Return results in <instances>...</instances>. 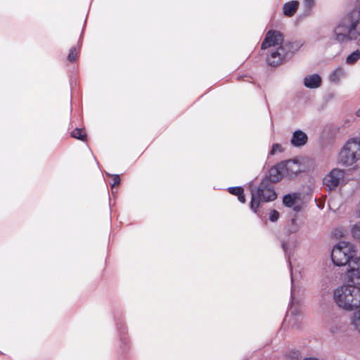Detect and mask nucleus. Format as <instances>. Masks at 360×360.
<instances>
[{"label": "nucleus", "instance_id": "nucleus-29", "mask_svg": "<svg viewBox=\"0 0 360 360\" xmlns=\"http://www.w3.org/2000/svg\"><path fill=\"white\" fill-rule=\"evenodd\" d=\"M299 352L298 351H292L288 355V358L291 360H298L299 357Z\"/></svg>", "mask_w": 360, "mask_h": 360}, {"label": "nucleus", "instance_id": "nucleus-34", "mask_svg": "<svg viewBox=\"0 0 360 360\" xmlns=\"http://www.w3.org/2000/svg\"><path fill=\"white\" fill-rule=\"evenodd\" d=\"M356 215L359 218H360V201L357 207V210L356 211Z\"/></svg>", "mask_w": 360, "mask_h": 360}, {"label": "nucleus", "instance_id": "nucleus-27", "mask_svg": "<svg viewBox=\"0 0 360 360\" xmlns=\"http://www.w3.org/2000/svg\"><path fill=\"white\" fill-rule=\"evenodd\" d=\"M108 176H110L112 177V183H110L111 186L114 187L115 186H117L120 182V178L118 174H108Z\"/></svg>", "mask_w": 360, "mask_h": 360}, {"label": "nucleus", "instance_id": "nucleus-12", "mask_svg": "<svg viewBox=\"0 0 360 360\" xmlns=\"http://www.w3.org/2000/svg\"><path fill=\"white\" fill-rule=\"evenodd\" d=\"M283 165L278 163L272 167L269 171V176L264 180H268L271 184L279 181L283 177H285L283 170Z\"/></svg>", "mask_w": 360, "mask_h": 360}, {"label": "nucleus", "instance_id": "nucleus-23", "mask_svg": "<svg viewBox=\"0 0 360 360\" xmlns=\"http://www.w3.org/2000/svg\"><path fill=\"white\" fill-rule=\"evenodd\" d=\"M299 230V226L297 224L295 219H292L291 220V226L289 227L288 231L290 233H295L297 232Z\"/></svg>", "mask_w": 360, "mask_h": 360}, {"label": "nucleus", "instance_id": "nucleus-14", "mask_svg": "<svg viewBox=\"0 0 360 360\" xmlns=\"http://www.w3.org/2000/svg\"><path fill=\"white\" fill-rule=\"evenodd\" d=\"M321 78L317 74L308 75L304 79V84L306 87L309 89H316L321 86Z\"/></svg>", "mask_w": 360, "mask_h": 360}, {"label": "nucleus", "instance_id": "nucleus-21", "mask_svg": "<svg viewBox=\"0 0 360 360\" xmlns=\"http://www.w3.org/2000/svg\"><path fill=\"white\" fill-rule=\"evenodd\" d=\"M71 135L73 138H75L77 139L82 140V141H84L86 138L85 132L84 131V130L82 129H79V128H77V129H74L72 131Z\"/></svg>", "mask_w": 360, "mask_h": 360}, {"label": "nucleus", "instance_id": "nucleus-5", "mask_svg": "<svg viewBox=\"0 0 360 360\" xmlns=\"http://www.w3.org/2000/svg\"><path fill=\"white\" fill-rule=\"evenodd\" d=\"M251 194L250 209L254 212H257L260 202L273 201L277 197L273 184L268 180H262L257 191H252Z\"/></svg>", "mask_w": 360, "mask_h": 360}, {"label": "nucleus", "instance_id": "nucleus-18", "mask_svg": "<svg viewBox=\"0 0 360 360\" xmlns=\"http://www.w3.org/2000/svg\"><path fill=\"white\" fill-rule=\"evenodd\" d=\"M351 325L356 330L360 332V309L352 314Z\"/></svg>", "mask_w": 360, "mask_h": 360}, {"label": "nucleus", "instance_id": "nucleus-8", "mask_svg": "<svg viewBox=\"0 0 360 360\" xmlns=\"http://www.w3.org/2000/svg\"><path fill=\"white\" fill-rule=\"evenodd\" d=\"M345 171L340 169H332L323 179V184L333 190L344 182Z\"/></svg>", "mask_w": 360, "mask_h": 360}, {"label": "nucleus", "instance_id": "nucleus-11", "mask_svg": "<svg viewBox=\"0 0 360 360\" xmlns=\"http://www.w3.org/2000/svg\"><path fill=\"white\" fill-rule=\"evenodd\" d=\"M301 195L298 193L286 194L283 196V202L285 206L292 207L296 212L300 211L301 207L299 205Z\"/></svg>", "mask_w": 360, "mask_h": 360}, {"label": "nucleus", "instance_id": "nucleus-2", "mask_svg": "<svg viewBox=\"0 0 360 360\" xmlns=\"http://www.w3.org/2000/svg\"><path fill=\"white\" fill-rule=\"evenodd\" d=\"M358 284H344L333 292L337 305L346 310L353 311L360 307V288Z\"/></svg>", "mask_w": 360, "mask_h": 360}, {"label": "nucleus", "instance_id": "nucleus-13", "mask_svg": "<svg viewBox=\"0 0 360 360\" xmlns=\"http://www.w3.org/2000/svg\"><path fill=\"white\" fill-rule=\"evenodd\" d=\"M308 141V136L305 132L300 129L295 130L292 135L290 143L294 147H302Z\"/></svg>", "mask_w": 360, "mask_h": 360}, {"label": "nucleus", "instance_id": "nucleus-17", "mask_svg": "<svg viewBox=\"0 0 360 360\" xmlns=\"http://www.w3.org/2000/svg\"><path fill=\"white\" fill-rule=\"evenodd\" d=\"M360 59V50L356 49V51L351 53L345 59V62L348 65H354Z\"/></svg>", "mask_w": 360, "mask_h": 360}, {"label": "nucleus", "instance_id": "nucleus-36", "mask_svg": "<svg viewBox=\"0 0 360 360\" xmlns=\"http://www.w3.org/2000/svg\"><path fill=\"white\" fill-rule=\"evenodd\" d=\"M356 115L357 117H360V108L356 110Z\"/></svg>", "mask_w": 360, "mask_h": 360}, {"label": "nucleus", "instance_id": "nucleus-10", "mask_svg": "<svg viewBox=\"0 0 360 360\" xmlns=\"http://www.w3.org/2000/svg\"><path fill=\"white\" fill-rule=\"evenodd\" d=\"M285 177L292 179L302 171L301 164L296 160H288L281 162Z\"/></svg>", "mask_w": 360, "mask_h": 360}, {"label": "nucleus", "instance_id": "nucleus-30", "mask_svg": "<svg viewBox=\"0 0 360 360\" xmlns=\"http://www.w3.org/2000/svg\"><path fill=\"white\" fill-rule=\"evenodd\" d=\"M357 10H359V18H358V20L360 22V7H357ZM356 31H357V33L359 34V38L357 39H359V41H360V23H358V26H356Z\"/></svg>", "mask_w": 360, "mask_h": 360}, {"label": "nucleus", "instance_id": "nucleus-20", "mask_svg": "<svg viewBox=\"0 0 360 360\" xmlns=\"http://www.w3.org/2000/svg\"><path fill=\"white\" fill-rule=\"evenodd\" d=\"M351 233L354 239L360 241V221L352 225Z\"/></svg>", "mask_w": 360, "mask_h": 360}, {"label": "nucleus", "instance_id": "nucleus-31", "mask_svg": "<svg viewBox=\"0 0 360 360\" xmlns=\"http://www.w3.org/2000/svg\"><path fill=\"white\" fill-rule=\"evenodd\" d=\"M291 282H292V287H291V300H293V295H294V290H295V286L293 285V277H292V275L291 274Z\"/></svg>", "mask_w": 360, "mask_h": 360}, {"label": "nucleus", "instance_id": "nucleus-28", "mask_svg": "<svg viewBox=\"0 0 360 360\" xmlns=\"http://www.w3.org/2000/svg\"><path fill=\"white\" fill-rule=\"evenodd\" d=\"M279 218V213L278 211L273 210L269 213V220L272 222L276 221Z\"/></svg>", "mask_w": 360, "mask_h": 360}, {"label": "nucleus", "instance_id": "nucleus-35", "mask_svg": "<svg viewBox=\"0 0 360 360\" xmlns=\"http://www.w3.org/2000/svg\"><path fill=\"white\" fill-rule=\"evenodd\" d=\"M338 328H335V327H331L330 328V330L332 333H335L336 331H337Z\"/></svg>", "mask_w": 360, "mask_h": 360}, {"label": "nucleus", "instance_id": "nucleus-15", "mask_svg": "<svg viewBox=\"0 0 360 360\" xmlns=\"http://www.w3.org/2000/svg\"><path fill=\"white\" fill-rule=\"evenodd\" d=\"M299 7L297 1H290L285 3L283 6V14L287 17H292L295 15Z\"/></svg>", "mask_w": 360, "mask_h": 360}, {"label": "nucleus", "instance_id": "nucleus-1", "mask_svg": "<svg viewBox=\"0 0 360 360\" xmlns=\"http://www.w3.org/2000/svg\"><path fill=\"white\" fill-rule=\"evenodd\" d=\"M359 16V10L356 7L335 26L333 30L334 39L340 44L357 40L359 34L356 31V26L360 22L358 20Z\"/></svg>", "mask_w": 360, "mask_h": 360}, {"label": "nucleus", "instance_id": "nucleus-26", "mask_svg": "<svg viewBox=\"0 0 360 360\" xmlns=\"http://www.w3.org/2000/svg\"><path fill=\"white\" fill-rule=\"evenodd\" d=\"M283 151V148L281 144L279 143H274L272 146V148L270 151V155H274L277 153H281Z\"/></svg>", "mask_w": 360, "mask_h": 360}, {"label": "nucleus", "instance_id": "nucleus-7", "mask_svg": "<svg viewBox=\"0 0 360 360\" xmlns=\"http://www.w3.org/2000/svg\"><path fill=\"white\" fill-rule=\"evenodd\" d=\"M283 36L277 30H269L267 32L264 41L262 43L261 49H266L270 48L269 55L272 49L275 50L283 44Z\"/></svg>", "mask_w": 360, "mask_h": 360}, {"label": "nucleus", "instance_id": "nucleus-3", "mask_svg": "<svg viewBox=\"0 0 360 360\" xmlns=\"http://www.w3.org/2000/svg\"><path fill=\"white\" fill-rule=\"evenodd\" d=\"M301 41L283 42V44L276 49H272L267 55L266 61L269 65L276 67L284 61L290 59L302 46Z\"/></svg>", "mask_w": 360, "mask_h": 360}, {"label": "nucleus", "instance_id": "nucleus-32", "mask_svg": "<svg viewBox=\"0 0 360 360\" xmlns=\"http://www.w3.org/2000/svg\"><path fill=\"white\" fill-rule=\"evenodd\" d=\"M238 199L242 203H244L245 202V196L243 195V193H241L240 195H238Z\"/></svg>", "mask_w": 360, "mask_h": 360}, {"label": "nucleus", "instance_id": "nucleus-16", "mask_svg": "<svg viewBox=\"0 0 360 360\" xmlns=\"http://www.w3.org/2000/svg\"><path fill=\"white\" fill-rule=\"evenodd\" d=\"M346 76V72L342 67H338L333 70L330 75L329 80L330 82L334 84H338L340 81L345 78Z\"/></svg>", "mask_w": 360, "mask_h": 360}, {"label": "nucleus", "instance_id": "nucleus-9", "mask_svg": "<svg viewBox=\"0 0 360 360\" xmlns=\"http://www.w3.org/2000/svg\"><path fill=\"white\" fill-rule=\"evenodd\" d=\"M347 277L348 282L360 284V257H354L348 264Z\"/></svg>", "mask_w": 360, "mask_h": 360}, {"label": "nucleus", "instance_id": "nucleus-4", "mask_svg": "<svg viewBox=\"0 0 360 360\" xmlns=\"http://www.w3.org/2000/svg\"><path fill=\"white\" fill-rule=\"evenodd\" d=\"M360 160V139L354 137L348 139L338 154V162L345 167L352 166Z\"/></svg>", "mask_w": 360, "mask_h": 360}, {"label": "nucleus", "instance_id": "nucleus-22", "mask_svg": "<svg viewBox=\"0 0 360 360\" xmlns=\"http://www.w3.org/2000/svg\"><path fill=\"white\" fill-rule=\"evenodd\" d=\"M282 248H283V251L285 252V256L288 257V264H289V266H290V271H292L291 263L290 262V257L291 250L289 248L288 244L287 243H282Z\"/></svg>", "mask_w": 360, "mask_h": 360}, {"label": "nucleus", "instance_id": "nucleus-25", "mask_svg": "<svg viewBox=\"0 0 360 360\" xmlns=\"http://www.w3.org/2000/svg\"><path fill=\"white\" fill-rule=\"evenodd\" d=\"M229 192L232 195L238 196L241 193H243V188L240 186L230 187L229 188Z\"/></svg>", "mask_w": 360, "mask_h": 360}, {"label": "nucleus", "instance_id": "nucleus-19", "mask_svg": "<svg viewBox=\"0 0 360 360\" xmlns=\"http://www.w3.org/2000/svg\"><path fill=\"white\" fill-rule=\"evenodd\" d=\"M304 11L307 15H309L315 6V0H302Z\"/></svg>", "mask_w": 360, "mask_h": 360}, {"label": "nucleus", "instance_id": "nucleus-6", "mask_svg": "<svg viewBox=\"0 0 360 360\" xmlns=\"http://www.w3.org/2000/svg\"><path fill=\"white\" fill-rule=\"evenodd\" d=\"M356 254L354 244L346 241H340L331 252V259L335 266H345L353 259Z\"/></svg>", "mask_w": 360, "mask_h": 360}, {"label": "nucleus", "instance_id": "nucleus-33", "mask_svg": "<svg viewBox=\"0 0 360 360\" xmlns=\"http://www.w3.org/2000/svg\"><path fill=\"white\" fill-rule=\"evenodd\" d=\"M334 236L335 237L342 236V231L339 229H336L335 232L333 233Z\"/></svg>", "mask_w": 360, "mask_h": 360}, {"label": "nucleus", "instance_id": "nucleus-24", "mask_svg": "<svg viewBox=\"0 0 360 360\" xmlns=\"http://www.w3.org/2000/svg\"><path fill=\"white\" fill-rule=\"evenodd\" d=\"M77 51L75 47H72L70 50L68 58L70 61L73 62L77 59Z\"/></svg>", "mask_w": 360, "mask_h": 360}]
</instances>
